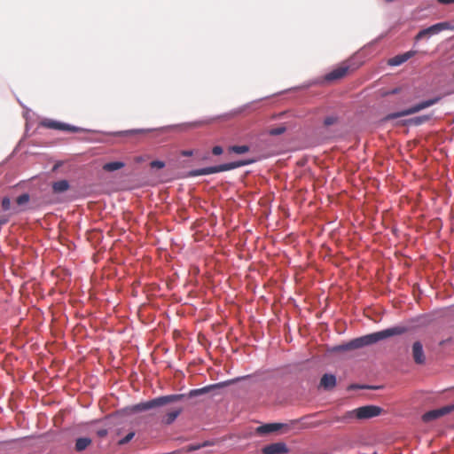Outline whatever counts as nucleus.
<instances>
[{
  "instance_id": "20",
  "label": "nucleus",
  "mask_w": 454,
  "mask_h": 454,
  "mask_svg": "<svg viewBox=\"0 0 454 454\" xmlns=\"http://www.w3.org/2000/svg\"><path fill=\"white\" fill-rule=\"evenodd\" d=\"M356 410H351L347 412H345L342 416L336 419V421L338 422H343V423H351L355 419H356Z\"/></svg>"
},
{
  "instance_id": "2",
  "label": "nucleus",
  "mask_w": 454,
  "mask_h": 454,
  "mask_svg": "<svg viewBox=\"0 0 454 454\" xmlns=\"http://www.w3.org/2000/svg\"><path fill=\"white\" fill-rule=\"evenodd\" d=\"M184 395H162L152 400L142 402L137 404H134L130 407L127 408L130 413L142 412L145 411H149L154 408L162 407L168 403H175L180 401L184 398Z\"/></svg>"
},
{
  "instance_id": "32",
  "label": "nucleus",
  "mask_w": 454,
  "mask_h": 454,
  "mask_svg": "<svg viewBox=\"0 0 454 454\" xmlns=\"http://www.w3.org/2000/svg\"><path fill=\"white\" fill-rule=\"evenodd\" d=\"M207 123H209V122H208V121H199L193 122V123L192 124V126H193V127H199V126H202V125H205V124H207Z\"/></svg>"
},
{
  "instance_id": "6",
  "label": "nucleus",
  "mask_w": 454,
  "mask_h": 454,
  "mask_svg": "<svg viewBox=\"0 0 454 454\" xmlns=\"http://www.w3.org/2000/svg\"><path fill=\"white\" fill-rule=\"evenodd\" d=\"M356 419L364 420L380 416L383 409L376 405H365L356 409Z\"/></svg>"
},
{
  "instance_id": "1",
  "label": "nucleus",
  "mask_w": 454,
  "mask_h": 454,
  "mask_svg": "<svg viewBox=\"0 0 454 454\" xmlns=\"http://www.w3.org/2000/svg\"><path fill=\"white\" fill-rule=\"evenodd\" d=\"M406 332V328L403 326H395L392 328L385 329L383 331L370 333L359 338H356L345 344L338 345L333 349L334 351H348L361 348L365 346L372 345L384 339L400 335Z\"/></svg>"
},
{
  "instance_id": "14",
  "label": "nucleus",
  "mask_w": 454,
  "mask_h": 454,
  "mask_svg": "<svg viewBox=\"0 0 454 454\" xmlns=\"http://www.w3.org/2000/svg\"><path fill=\"white\" fill-rule=\"evenodd\" d=\"M284 427H287V426L282 423H269L258 427L256 432L260 434H267L277 432Z\"/></svg>"
},
{
  "instance_id": "19",
  "label": "nucleus",
  "mask_w": 454,
  "mask_h": 454,
  "mask_svg": "<svg viewBox=\"0 0 454 454\" xmlns=\"http://www.w3.org/2000/svg\"><path fill=\"white\" fill-rule=\"evenodd\" d=\"M69 189V183L67 180H59L52 184V190L55 193H60Z\"/></svg>"
},
{
  "instance_id": "29",
  "label": "nucleus",
  "mask_w": 454,
  "mask_h": 454,
  "mask_svg": "<svg viewBox=\"0 0 454 454\" xmlns=\"http://www.w3.org/2000/svg\"><path fill=\"white\" fill-rule=\"evenodd\" d=\"M151 166L153 168H164L165 164H164L163 161L153 160V161L151 162Z\"/></svg>"
},
{
  "instance_id": "16",
  "label": "nucleus",
  "mask_w": 454,
  "mask_h": 454,
  "mask_svg": "<svg viewBox=\"0 0 454 454\" xmlns=\"http://www.w3.org/2000/svg\"><path fill=\"white\" fill-rule=\"evenodd\" d=\"M336 385V378L333 374L325 373L320 380L319 386L325 390L333 389Z\"/></svg>"
},
{
  "instance_id": "18",
  "label": "nucleus",
  "mask_w": 454,
  "mask_h": 454,
  "mask_svg": "<svg viewBox=\"0 0 454 454\" xmlns=\"http://www.w3.org/2000/svg\"><path fill=\"white\" fill-rule=\"evenodd\" d=\"M91 442L92 441L89 437H80L75 441L74 450L77 452H81L86 450L91 444Z\"/></svg>"
},
{
  "instance_id": "30",
  "label": "nucleus",
  "mask_w": 454,
  "mask_h": 454,
  "mask_svg": "<svg viewBox=\"0 0 454 454\" xmlns=\"http://www.w3.org/2000/svg\"><path fill=\"white\" fill-rule=\"evenodd\" d=\"M107 434H108V432H107V430H106V429H105V428H101V429H98V430L97 431V435H98V437H101V438L106 437V436L107 435Z\"/></svg>"
},
{
  "instance_id": "31",
  "label": "nucleus",
  "mask_w": 454,
  "mask_h": 454,
  "mask_svg": "<svg viewBox=\"0 0 454 454\" xmlns=\"http://www.w3.org/2000/svg\"><path fill=\"white\" fill-rule=\"evenodd\" d=\"M437 2L440 4H444V5L454 4V0H437Z\"/></svg>"
},
{
  "instance_id": "28",
  "label": "nucleus",
  "mask_w": 454,
  "mask_h": 454,
  "mask_svg": "<svg viewBox=\"0 0 454 454\" xmlns=\"http://www.w3.org/2000/svg\"><path fill=\"white\" fill-rule=\"evenodd\" d=\"M223 152V149L220 145H215L212 148V153L214 155H221Z\"/></svg>"
},
{
  "instance_id": "3",
  "label": "nucleus",
  "mask_w": 454,
  "mask_h": 454,
  "mask_svg": "<svg viewBox=\"0 0 454 454\" xmlns=\"http://www.w3.org/2000/svg\"><path fill=\"white\" fill-rule=\"evenodd\" d=\"M253 162H254L253 160H238V161L221 164L218 166L193 169L189 172L188 176H199L210 175V174L223 172V171H228V170H231V169H234V168H239L242 166L251 164Z\"/></svg>"
},
{
  "instance_id": "33",
  "label": "nucleus",
  "mask_w": 454,
  "mask_h": 454,
  "mask_svg": "<svg viewBox=\"0 0 454 454\" xmlns=\"http://www.w3.org/2000/svg\"><path fill=\"white\" fill-rule=\"evenodd\" d=\"M193 152L192 150H184L181 152L182 156L189 157L192 156Z\"/></svg>"
},
{
  "instance_id": "4",
  "label": "nucleus",
  "mask_w": 454,
  "mask_h": 454,
  "mask_svg": "<svg viewBox=\"0 0 454 454\" xmlns=\"http://www.w3.org/2000/svg\"><path fill=\"white\" fill-rule=\"evenodd\" d=\"M440 99H441L440 97H436L434 98H430V99L422 101L408 109L388 114L386 117V120H393V119H396L399 117L407 116V115L416 114L425 108H427V107H430V106L435 105L436 103H438L440 101Z\"/></svg>"
},
{
  "instance_id": "23",
  "label": "nucleus",
  "mask_w": 454,
  "mask_h": 454,
  "mask_svg": "<svg viewBox=\"0 0 454 454\" xmlns=\"http://www.w3.org/2000/svg\"><path fill=\"white\" fill-rule=\"evenodd\" d=\"M430 120L429 115L417 116L410 120V123L414 125H420Z\"/></svg>"
},
{
  "instance_id": "5",
  "label": "nucleus",
  "mask_w": 454,
  "mask_h": 454,
  "mask_svg": "<svg viewBox=\"0 0 454 454\" xmlns=\"http://www.w3.org/2000/svg\"><path fill=\"white\" fill-rule=\"evenodd\" d=\"M453 27L449 22H440L436 23L427 28L420 30L415 36L416 41H419L427 36H431L434 35H437L440 32L447 29H452Z\"/></svg>"
},
{
  "instance_id": "22",
  "label": "nucleus",
  "mask_w": 454,
  "mask_h": 454,
  "mask_svg": "<svg viewBox=\"0 0 454 454\" xmlns=\"http://www.w3.org/2000/svg\"><path fill=\"white\" fill-rule=\"evenodd\" d=\"M229 151L231 153H235L237 154H243L249 151V146L247 145H232L229 147Z\"/></svg>"
},
{
  "instance_id": "21",
  "label": "nucleus",
  "mask_w": 454,
  "mask_h": 454,
  "mask_svg": "<svg viewBox=\"0 0 454 454\" xmlns=\"http://www.w3.org/2000/svg\"><path fill=\"white\" fill-rule=\"evenodd\" d=\"M124 167V163L121 161H112L106 163L103 166V169L108 172L118 170Z\"/></svg>"
},
{
  "instance_id": "35",
  "label": "nucleus",
  "mask_w": 454,
  "mask_h": 454,
  "mask_svg": "<svg viewBox=\"0 0 454 454\" xmlns=\"http://www.w3.org/2000/svg\"><path fill=\"white\" fill-rule=\"evenodd\" d=\"M7 222H8V218H6V217L0 218V225L4 224Z\"/></svg>"
},
{
  "instance_id": "25",
  "label": "nucleus",
  "mask_w": 454,
  "mask_h": 454,
  "mask_svg": "<svg viewBox=\"0 0 454 454\" xmlns=\"http://www.w3.org/2000/svg\"><path fill=\"white\" fill-rule=\"evenodd\" d=\"M2 207L4 211L11 210V209L12 210L13 207H12L11 200L8 197H4L2 200Z\"/></svg>"
},
{
  "instance_id": "9",
  "label": "nucleus",
  "mask_w": 454,
  "mask_h": 454,
  "mask_svg": "<svg viewBox=\"0 0 454 454\" xmlns=\"http://www.w3.org/2000/svg\"><path fill=\"white\" fill-rule=\"evenodd\" d=\"M41 125L47 129H58V130H64V131H71V132H76L78 129L76 127L62 123L59 121H56L51 119H45L41 121Z\"/></svg>"
},
{
  "instance_id": "26",
  "label": "nucleus",
  "mask_w": 454,
  "mask_h": 454,
  "mask_svg": "<svg viewBox=\"0 0 454 454\" xmlns=\"http://www.w3.org/2000/svg\"><path fill=\"white\" fill-rule=\"evenodd\" d=\"M337 122V117L336 116H333V115H331V116H327L325 120H324V124L325 126L328 127V126H331V125H333Z\"/></svg>"
},
{
  "instance_id": "7",
  "label": "nucleus",
  "mask_w": 454,
  "mask_h": 454,
  "mask_svg": "<svg viewBox=\"0 0 454 454\" xmlns=\"http://www.w3.org/2000/svg\"><path fill=\"white\" fill-rule=\"evenodd\" d=\"M242 379L243 378H236V379L229 380L223 381V382H219V383H216V384L208 385V386H206V387H201V388L192 389L189 392V397H195V396H198V395H201L209 393L213 389H217V388H221V387H223L230 386L231 384H234V383L239 381Z\"/></svg>"
},
{
  "instance_id": "34",
  "label": "nucleus",
  "mask_w": 454,
  "mask_h": 454,
  "mask_svg": "<svg viewBox=\"0 0 454 454\" xmlns=\"http://www.w3.org/2000/svg\"><path fill=\"white\" fill-rule=\"evenodd\" d=\"M198 449H199V446H188L187 451H192V450H196Z\"/></svg>"
},
{
  "instance_id": "10",
  "label": "nucleus",
  "mask_w": 454,
  "mask_h": 454,
  "mask_svg": "<svg viewBox=\"0 0 454 454\" xmlns=\"http://www.w3.org/2000/svg\"><path fill=\"white\" fill-rule=\"evenodd\" d=\"M288 451L287 445L283 442L270 443L262 449V454H286Z\"/></svg>"
},
{
  "instance_id": "15",
  "label": "nucleus",
  "mask_w": 454,
  "mask_h": 454,
  "mask_svg": "<svg viewBox=\"0 0 454 454\" xmlns=\"http://www.w3.org/2000/svg\"><path fill=\"white\" fill-rule=\"evenodd\" d=\"M416 54L415 51H409L403 54L396 55L394 58H391L388 59V65L390 66H399L404 62H406L408 59H410L411 57H413Z\"/></svg>"
},
{
  "instance_id": "13",
  "label": "nucleus",
  "mask_w": 454,
  "mask_h": 454,
  "mask_svg": "<svg viewBox=\"0 0 454 454\" xmlns=\"http://www.w3.org/2000/svg\"><path fill=\"white\" fill-rule=\"evenodd\" d=\"M182 407H174L166 411V413L161 418V423L165 425L172 424L176 418L182 413Z\"/></svg>"
},
{
  "instance_id": "8",
  "label": "nucleus",
  "mask_w": 454,
  "mask_h": 454,
  "mask_svg": "<svg viewBox=\"0 0 454 454\" xmlns=\"http://www.w3.org/2000/svg\"><path fill=\"white\" fill-rule=\"evenodd\" d=\"M454 411V405H447L439 409L432 410L427 412H426L422 416V419L424 422H429L434 419H436L440 417H442L450 412Z\"/></svg>"
},
{
  "instance_id": "11",
  "label": "nucleus",
  "mask_w": 454,
  "mask_h": 454,
  "mask_svg": "<svg viewBox=\"0 0 454 454\" xmlns=\"http://www.w3.org/2000/svg\"><path fill=\"white\" fill-rule=\"evenodd\" d=\"M349 67L348 66H340L335 69L332 70L328 74H325V80L326 82H333L336 80H340L345 77L348 73Z\"/></svg>"
},
{
  "instance_id": "37",
  "label": "nucleus",
  "mask_w": 454,
  "mask_h": 454,
  "mask_svg": "<svg viewBox=\"0 0 454 454\" xmlns=\"http://www.w3.org/2000/svg\"><path fill=\"white\" fill-rule=\"evenodd\" d=\"M143 130L141 129H138V130H135L134 132H142Z\"/></svg>"
},
{
  "instance_id": "36",
  "label": "nucleus",
  "mask_w": 454,
  "mask_h": 454,
  "mask_svg": "<svg viewBox=\"0 0 454 454\" xmlns=\"http://www.w3.org/2000/svg\"><path fill=\"white\" fill-rule=\"evenodd\" d=\"M397 92H398V90H397V89H395V90H393L390 93H391V94H395V93H397Z\"/></svg>"
},
{
  "instance_id": "27",
  "label": "nucleus",
  "mask_w": 454,
  "mask_h": 454,
  "mask_svg": "<svg viewBox=\"0 0 454 454\" xmlns=\"http://www.w3.org/2000/svg\"><path fill=\"white\" fill-rule=\"evenodd\" d=\"M134 435H135V433L134 432H130L124 438L120 440L118 443L120 445H124V444L128 443L129 441H131L132 438L134 437Z\"/></svg>"
},
{
  "instance_id": "24",
  "label": "nucleus",
  "mask_w": 454,
  "mask_h": 454,
  "mask_svg": "<svg viewBox=\"0 0 454 454\" xmlns=\"http://www.w3.org/2000/svg\"><path fill=\"white\" fill-rule=\"evenodd\" d=\"M286 129L284 126L277 127V128L270 129L269 134L271 136H278V135L283 134L286 131Z\"/></svg>"
},
{
  "instance_id": "12",
  "label": "nucleus",
  "mask_w": 454,
  "mask_h": 454,
  "mask_svg": "<svg viewBox=\"0 0 454 454\" xmlns=\"http://www.w3.org/2000/svg\"><path fill=\"white\" fill-rule=\"evenodd\" d=\"M411 356L417 364H424L426 362V356L423 350V346L420 341H415L411 347Z\"/></svg>"
},
{
  "instance_id": "17",
  "label": "nucleus",
  "mask_w": 454,
  "mask_h": 454,
  "mask_svg": "<svg viewBox=\"0 0 454 454\" xmlns=\"http://www.w3.org/2000/svg\"><path fill=\"white\" fill-rule=\"evenodd\" d=\"M30 197L27 193H23L16 199L17 207L12 208L13 214H18L26 209V206L29 202Z\"/></svg>"
}]
</instances>
